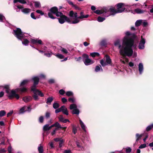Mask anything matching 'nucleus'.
I'll return each instance as SVG.
<instances>
[{"label": "nucleus", "instance_id": "1", "mask_svg": "<svg viewBox=\"0 0 153 153\" xmlns=\"http://www.w3.org/2000/svg\"><path fill=\"white\" fill-rule=\"evenodd\" d=\"M125 36L122 41L121 44L119 41L114 42L115 46H117L119 53L123 56H131L133 54L132 48L134 50L137 49V45L134 44L135 35L129 31L125 33Z\"/></svg>", "mask_w": 153, "mask_h": 153}, {"label": "nucleus", "instance_id": "2", "mask_svg": "<svg viewBox=\"0 0 153 153\" xmlns=\"http://www.w3.org/2000/svg\"><path fill=\"white\" fill-rule=\"evenodd\" d=\"M32 80L33 81V84L31 87V90L33 92L34 94L33 96L34 99L35 100H39L37 94L41 97L44 96V94L41 91L37 90L36 88V85L38 84L39 81V78L38 76H34L33 77Z\"/></svg>", "mask_w": 153, "mask_h": 153}, {"label": "nucleus", "instance_id": "3", "mask_svg": "<svg viewBox=\"0 0 153 153\" xmlns=\"http://www.w3.org/2000/svg\"><path fill=\"white\" fill-rule=\"evenodd\" d=\"M27 89L25 87H21L20 88H17L15 90H12L9 91L7 94L8 97L9 99H12L15 98L18 100L19 98V95L16 93V92H20L21 93L25 92L27 91Z\"/></svg>", "mask_w": 153, "mask_h": 153}, {"label": "nucleus", "instance_id": "4", "mask_svg": "<svg viewBox=\"0 0 153 153\" xmlns=\"http://www.w3.org/2000/svg\"><path fill=\"white\" fill-rule=\"evenodd\" d=\"M12 33L18 39L21 40H22L23 39H26L25 37L29 35L27 33L22 32L21 29L19 28L13 30Z\"/></svg>", "mask_w": 153, "mask_h": 153}, {"label": "nucleus", "instance_id": "5", "mask_svg": "<svg viewBox=\"0 0 153 153\" xmlns=\"http://www.w3.org/2000/svg\"><path fill=\"white\" fill-rule=\"evenodd\" d=\"M50 12L48 13V17L52 19H56L55 17H54L53 14H55L57 17H60V18L64 16L63 14L58 11V8L56 7H52L50 9Z\"/></svg>", "mask_w": 153, "mask_h": 153}, {"label": "nucleus", "instance_id": "6", "mask_svg": "<svg viewBox=\"0 0 153 153\" xmlns=\"http://www.w3.org/2000/svg\"><path fill=\"white\" fill-rule=\"evenodd\" d=\"M82 61L85 65H91L94 62V61L89 58L87 54L84 53L82 55Z\"/></svg>", "mask_w": 153, "mask_h": 153}, {"label": "nucleus", "instance_id": "7", "mask_svg": "<svg viewBox=\"0 0 153 153\" xmlns=\"http://www.w3.org/2000/svg\"><path fill=\"white\" fill-rule=\"evenodd\" d=\"M89 16V15L87 14L85 15L84 12L81 11L80 13V16L77 17V18L73 21V24H77L80 22V19L82 20L84 18H87Z\"/></svg>", "mask_w": 153, "mask_h": 153}, {"label": "nucleus", "instance_id": "8", "mask_svg": "<svg viewBox=\"0 0 153 153\" xmlns=\"http://www.w3.org/2000/svg\"><path fill=\"white\" fill-rule=\"evenodd\" d=\"M107 8L108 9V10H109V11H108L107 13L110 11V12L111 13L108 16H107V17L111 15L114 16L117 13H122L125 10V8H122L121 10H117L113 8H110L109 9H108V7Z\"/></svg>", "mask_w": 153, "mask_h": 153}, {"label": "nucleus", "instance_id": "9", "mask_svg": "<svg viewBox=\"0 0 153 153\" xmlns=\"http://www.w3.org/2000/svg\"><path fill=\"white\" fill-rule=\"evenodd\" d=\"M59 22L61 24L64 23L66 21L69 23L73 24V21H71L70 18L64 15L62 17L58 18Z\"/></svg>", "mask_w": 153, "mask_h": 153}, {"label": "nucleus", "instance_id": "10", "mask_svg": "<svg viewBox=\"0 0 153 153\" xmlns=\"http://www.w3.org/2000/svg\"><path fill=\"white\" fill-rule=\"evenodd\" d=\"M146 43V39L141 36L138 46V48L140 50H143L145 48V45Z\"/></svg>", "mask_w": 153, "mask_h": 153}, {"label": "nucleus", "instance_id": "11", "mask_svg": "<svg viewBox=\"0 0 153 153\" xmlns=\"http://www.w3.org/2000/svg\"><path fill=\"white\" fill-rule=\"evenodd\" d=\"M109 11L108 9L106 7H104L101 10H97L94 11V12L97 14L100 15L103 13H106Z\"/></svg>", "mask_w": 153, "mask_h": 153}, {"label": "nucleus", "instance_id": "12", "mask_svg": "<svg viewBox=\"0 0 153 153\" xmlns=\"http://www.w3.org/2000/svg\"><path fill=\"white\" fill-rule=\"evenodd\" d=\"M69 16L70 17V19H75L77 18V13L76 12H74L73 10H71L70 11Z\"/></svg>", "mask_w": 153, "mask_h": 153}, {"label": "nucleus", "instance_id": "13", "mask_svg": "<svg viewBox=\"0 0 153 153\" xmlns=\"http://www.w3.org/2000/svg\"><path fill=\"white\" fill-rule=\"evenodd\" d=\"M138 69L140 75H141L144 71L143 65L142 63H140L138 65Z\"/></svg>", "mask_w": 153, "mask_h": 153}, {"label": "nucleus", "instance_id": "14", "mask_svg": "<svg viewBox=\"0 0 153 153\" xmlns=\"http://www.w3.org/2000/svg\"><path fill=\"white\" fill-rule=\"evenodd\" d=\"M61 112H62L63 114L66 115H68V112L67 108L65 105H63L61 107Z\"/></svg>", "mask_w": 153, "mask_h": 153}, {"label": "nucleus", "instance_id": "15", "mask_svg": "<svg viewBox=\"0 0 153 153\" xmlns=\"http://www.w3.org/2000/svg\"><path fill=\"white\" fill-rule=\"evenodd\" d=\"M31 43L37 45V44H42V41L41 40L38 39H31Z\"/></svg>", "mask_w": 153, "mask_h": 153}, {"label": "nucleus", "instance_id": "16", "mask_svg": "<svg viewBox=\"0 0 153 153\" xmlns=\"http://www.w3.org/2000/svg\"><path fill=\"white\" fill-rule=\"evenodd\" d=\"M79 121L82 128L85 132H86L87 128L86 126L80 119H79Z\"/></svg>", "mask_w": 153, "mask_h": 153}, {"label": "nucleus", "instance_id": "17", "mask_svg": "<svg viewBox=\"0 0 153 153\" xmlns=\"http://www.w3.org/2000/svg\"><path fill=\"white\" fill-rule=\"evenodd\" d=\"M32 100V97L30 96H26L24 97L22 100L25 102H29Z\"/></svg>", "mask_w": 153, "mask_h": 153}, {"label": "nucleus", "instance_id": "18", "mask_svg": "<svg viewBox=\"0 0 153 153\" xmlns=\"http://www.w3.org/2000/svg\"><path fill=\"white\" fill-rule=\"evenodd\" d=\"M23 8V7L21 5H15L13 6V9L15 10L17 12L20 11V9H22Z\"/></svg>", "mask_w": 153, "mask_h": 153}, {"label": "nucleus", "instance_id": "19", "mask_svg": "<svg viewBox=\"0 0 153 153\" xmlns=\"http://www.w3.org/2000/svg\"><path fill=\"white\" fill-rule=\"evenodd\" d=\"M143 135V134H140L138 133L136 134L135 135L136 138V142L134 144V145H135V144L137 143V142L141 139V138L142 137Z\"/></svg>", "mask_w": 153, "mask_h": 153}, {"label": "nucleus", "instance_id": "20", "mask_svg": "<svg viewBox=\"0 0 153 153\" xmlns=\"http://www.w3.org/2000/svg\"><path fill=\"white\" fill-rule=\"evenodd\" d=\"M59 51L64 54L66 55H69V53L68 52V50L64 48L61 47L59 49Z\"/></svg>", "mask_w": 153, "mask_h": 153}, {"label": "nucleus", "instance_id": "21", "mask_svg": "<svg viewBox=\"0 0 153 153\" xmlns=\"http://www.w3.org/2000/svg\"><path fill=\"white\" fill-rule=\"evenodd\" d=\"M124 6H126V5H124V4L122 3H119L116 5V7L117 8V10H121L122 8H125H125L123 7Z\"/></svg>", "mask_w": 153, "mask_h": 153}, {"label": "nucleus", "instance_id": "22", "mask_svg": "<svg viewBox=\"0 0 153 153\" xmlns=\"http://www.w3.org/2000/svg\"><path fill=\"white\" fill-rule=\"evenodd\" d=\"M106 58V62L108 64L111 65V60L110 57L108 55H106L105 56Z\"/></svg>", "mask_w": 153, "mask_h": 153}, {"label": "nucleus", "instance_id": "23", "mask_svg": "<svg viewBox=\"0 0 153 153\" xmlns=\"http://www.w3.org/2000/svg\"><path fill=\"white\" fill-rule=\"evenodd\" d=\"M103 71L101 66L99 65L96 66L95 69V71L96 72H99L100 71Z\"/></svg>", "mask_w": 153, "mask_h": 153}, {"label": "nucleus", "instance_id": "24", "mask_svg": "<svg viewBox=\"0 0 153 153\" xmlns=\"http://www.w3.org/2000/svg\"><path fill=\"white\" fill-rule=\"evenodd\" d=\"M134 11L137 14H142L145 12L144 10H141L139 8H137L135 9L134 10Z\"/></svg>", "mask_w": 153, "mask_h": 153}, {"label": "nucleus", "instance_id": "25", "mask_svg": "<svg viewBox=\"0 0 153 153\" xmlns=\"http://www.w3.org/2000/svg\"><path fill=\"white\" fill-rule=\"evenodd\" d=\"M76 144L77 147L80 149L82 150H84V148L82 146V144L79 142L78 141H77L76 142Z\"/></svg>", "mask_w": 153, "mask_h": 153}, {"label": "nucleus", "instance_id": "26", "mask_svg": "<svg viewBox=\"0 0 153 153\" xmlns=\"http://www.w3.org/2000/svg\"><path fill=\"white\" fill-rule=\"evenodd\" d=\"M27 108V106H25L21 108H20L19 111L18 113L19 114H23L25 112L27 111L26 110H25V109Z\"/></svg>", "mask_w": 153, "mask_h": 153}, {"label": "nucleus", "instance_id": "27", "mask_svg": "<svg viewBox=\"0 0 153 153\" xmlns=\"http://www.w3.org/2000/svg\"><path fill=\"white\" fill-rule=\"evenodd\" d=\"M30 9L29 8H25L22 9V12L25 14H27L29 13L30 11Z\"/></svg>", "mask_w": 153, "mask_h": 153}, {"label": "nucleus", "instance_id": "28", "mask_svg": "<svg viewBox=\"0 0 153 153\" xmlns=\"http://www.w3.org/2000/svg\"><path fill=\"white\" fill-rule=\"evenodd\" d=\"M143 22L142 20H138L135 23V25L136 27H138L142 25Z\"/></svg>", "mask_w": 153, "mask_h": 153}, {"label": "nucleus", "instance_id": "29", "mask_svg": "<svg viewBox=\"0 0 153 153\" xmlns=\"http://www.w3.org/2000/svg\"><path fill=\"white\" fill-rule=\"evenodd\" d=\"M53 100V98L52 97H48L47 99L46 103L48 105H50Z\"/></svg>", "mask_w": 153, "mask_h": 153}, {"label": "nucleus", "instance_id": "30", "mask_svg": "<svg viewBox=\"0 0 153 153\" xmlns=\"http://www.w3.org/2000/svg\"><path fill=\"white\" fill-rule=\"evenodd\" d=\"M38 151L39 153H42L43 152V146L40 144L38 147Z\"/></svg>", "mask_w": 153, "mask_h": 153}, {"label": "nucleus", "instance_id": "31", "mask_svg": "<svg viewBox=\"0 0 153 153\" xmlns=\"http://www.w3.org/2000/svg\"><path fill=\"white\" fill-rule=\"evenodd\" d=\"M72 113L73 114L79 115V111L78 109L76 108L73 110Z\"/></svg>", "mask_w": 153, "mask_h": 153}, {"label": "nucleus", "instance_id": "32", "mask_svg": "<svg viewBox=\"0 0 153 153\" xmlns=\"http://www.w3.org/2000/svg\"><path fill=\"white\" fill-rule=\"evenodd\" d=\"M106 44V40L105 39H103L100 42V45L102 46H105Z\"/></svg>", "mask_w": 153, "mask_h": 153}, {"label": "nucleus", "instance_id": "33", "mask_svg": "<svg viewBox=\"0 0 153 153\" xmlns=\"http://www.w3.org/2000/svg\"><path fill=\"white\" fill-rule=\"evenodd\" d=\"M29 80L28 79L24 80L20 83V86H23L25 85L26 84H27Z\"/></svg>", "mask_w": 153, "mask_h": 153}, {"label": "nucleus", "instance_id": "34", "mask_svg": "<svg viewBox=\"0 0 153 153\" xmlns=\"http://www.w3.org/2000/svg\"><path fill=\"white\" fill-rule=\"evenodd\" d=\"M43 130L44 131H48L50 130L49 125L48 124H46L43 127Z\"/></svg>", "mask_w": 153, "mask_h": 153}, {"label": "nucleus", "instance_id": "35", "mask_svg": "<svg viewBox=\"0 0 153 153\" xmlns=\"http://www.w3.org/2000/svg\"><path fill=\"white\" fill-rule=\"evenodd\" d=\"M22 39L24 40V41H22V44L25 46H27L29 43V41L27 39Z\"/></svg>", "mask_w": 153, "mask_h": 153}, {"label": "nucleus", "instance_id": "36", "mask_svg": "<svg viewBox=\"0 0 153 153\" xmlns=\"http://www.w3.org/2000/svg\"><path fill=\"white\" fill-rule=\"evenodd\" d=\"M100 54L97 52H93L90 53V56L93 57H94L96 56H99Z\"/></svg>", "mask_w": 153, "mask_h": 153}, {"label": "nucleus", "instance_id": "37", "mask_svg": "<svg viewBox=\"0 0 153 153\" xmlns=\"http://www.w3.org/2000/svg\"><path fill=\"white\" fill-rule=\"evenodd\" d=\"M124 58L125 60H123L122 59H120V61L122 63L125 64L126 62H128L129 59L128 58L126 57H124Z\"/></svg>", "mask_w": 153, "mask_h": 153}, {"label": "nucleus", "instance_id": "38", "mask_svg": "<svg viewBox=\"0 0 153 153\" xmlns=\"http://www.w3.org/2000/svg\"><path fill=\"white\" fill-rule=\"evenodd\" d=\"M100 63L102 67H105L108 65L106 62H105L103 59L100 60Z\"/></svg>", "mask_w": 153, "mask_h": 153}, {"label": "nucleus", "instance_id": "39", "mask_svg": "<svg viewBox=\"0 0 153 153\" xmlns=\"http://www.w3.org/2000/svg\"><path fill=\"white\" fill-rule=\"evenodd\" d=\"M77 108V106L75 104H71L70 105V109L71 110L75 109Z\"/></svg>", "mask_w": 153, "mask_h": 153}, {"label": "nucleus", "instance_id": "40", "mask_svg": "<svg viewBox=\"0 0 153 153\" xmlns=\"http://www.w3.org/2000/svg\"><path fill=\"white\" fill-rule=\"evenodd\" d=\"M54 125L55 127H57L56 128H57V130L59 128H62V127L61 126V125L58 122H56L54 124Z\"/></svg>", "mask_w": 153, "mask_h": 153}, {"label": "nucleus", "instance_id": "41", "mask_svg": "<svg viewBox=\"0 0 153 153\" xmlns=\"http://www.w3.org/2000/svg\"><path fill=\"white\" fill-rule=\"evenodd\" d=\"M59 106V105L58 103L54 102L53 104V107L54 109H56Z\"/></svg>", "mask_w": 153, "mask_h": 153}, {"label": "nucleus", "instance_id": "42", "mask_svg": "<svg viewBox=\"0 0 153 153\" xmlns=\"http://www.w3.org/2000/svg\"><path fill=\"white\" fill-rule=\"evenodd\" d=\"M105 20V18L103 17L99 16L98 17L97 20L99 22H102Z\"/></svg>", "mask_w": 153, "mask_h": 153}, {"label": "nucleus", "instance_id": "43", "mask_svg": "<svg viewBox=\"0 0 153 153\" xmlns=\"http://www.w3.org/2000/svg\"><path fill=\"white\" fill-rule=\"evenodd\" d=\"M4 88L6 89V91L7 93H8L10 91L9 85H6L4 86Z\"/></svg>", "mask_w": 153, "mask_h": 153}, {"label": "nucleus", "instance_id": "44", "mask_svg": "<svg viewBox=\"0 0 153 153\" xmlns=\"http://www.w3.org/2000/svg\"><path fill=\"white\" fill-rule=\"evenodd\" d=\"M55 55L60 59H63L64 57V56L63 55L59 53L55 54Z\"/></svg>", "mask_w": 153, "mask_h": 153}, {"label": "nucleus", "instance_id": "45", "mask_svg": "<svg viewBox=\"0 0 153 153\" xmlns=\"http://www.w3.org/2000/svg\"><path fill=\"white\" fill-rule=\"evenodd\" d=\"M6 114V111L4 110H1L0 111V117H3Z\"/></svg>", "mask_w": 153, "mask_h": 153}, {"label": "nucleus", "instance_id": "46", "mask_svg": "<svg viewBox=\"0 0 153 153\" xmlns=\"http://www.w3.org/2000/svg\"><path fill=\"white\" fill-rule=\"evenodd\" d=\"M35 6L36 8H39L41 7L40 3L39 2L36 1L35 2Z\"/></svg>", "mask_w": 153, "mask_h": 153}, {"label": "nucleus", "instance_id": "47", "mask_svg": "<svg viewBox=\"0 0 153 153\" xmlns=\"http://www.w3.org/2000/svg\"><path fill=\"white\" fill-rule=\"evenodd\" d=\"M66 94L69 97L73 96V93L71 91H68L66 92Z\"/></svg>", "mask_w": 153, "mask_h": 153}, {"label": "nucleus", "instance_id": "48", "mask_svg": "<svg viewBox=\"0 0 153 153\" xmlns=\"http://www.w3.org/2000/svg\"><path fill=\"white\" fill-rule=\"evenodd\" d=\"M4 20H5L4 16L1 14H0V22H3Z\"/></svg>", "mask_w": 153, "mask_h": 153}, {"label": "nucleus", "instance_id": "49", "mask_svg": "<svg viewBox=\"0 0 153 153\" xmlns=\"http://www.w3.org/2000/svg\"><path fill=\"white\" fill-rule=\"evenodd\" d=\"M64 140L63 139H61V140L60 141L59 143V147L60 148H61L62 146L63 143H64Z\"/></svg>", "mask_w": 153, "mask_h": 153}, {"label": "nucleus", "instance_id": "50", "mask_svg": "<svg viewBox=\"0 0 153 153\" xmlns=\"http://www.w3.org/2000/svg\"><path fill=\"white\" fill-rule=\"evenodd\" d=\"M58 119L59 120V121L61 122H62V121L64 120V119L63 117V116L62 115H60L58 117Z\"/></svg>", "mask_w": 153, "mask_h": 153}, {"label": "nucleus", "instance_id": "51", "mask_svg": "<svg viewBox=\"0 0 153 153\" xmlns=\"http://www.w3.org/2000/svg\"><path fill=\"white\" fill-rule=\"evenodd\" d=\"M52 54L53 53L51 52L50 53H44V55L48 57H50Z\"/></svg>", "mask_w": 153, "mask_h": 153}, {"label": "nucleus", "instance_id": "52", "mask_svg": "<svg viewBox=\"0 0 153 153\" xmlns=\"http://www.w3.org/2000/svg\"><path fill=\"white\" fill-rule=\"evenodd\" d=\"M30 16H31V17L33 19H36L37 18L38 19L39 18V17H35V15H34V13H31Z\"/></svg>", "mask_w": 153, "mask_h": 153}, {"label": "nucleus", "instance_id": "53", "mask_svg": "<svg viewBox=\"0 0 153 153\" xmlns=\"http://www.w3.org/2000/svg\"><path fill=\"white\" fill-rule=\"evenodd\" d=\"M131 151V149L129 147H127L126 149V152L127 153H130Z\"/></svg>", "mask_w": 153, "mask_h": 153}, {"label": "nucleus", "instance_id": "54", "mask_svg": "<svg viewBox=\"0 0 153 153\" xmlns=\"http://www.w3.org/2000/svg\"><path fill=\"white\" fill-rule=\"evenodd\" d=\"M148 24V22L146 21L143 20L142 25L143 27H146L147 25Z\"/></svg>", "mask_w": 153, "mask_h": 153}, {"label": "nucleus", "instance_id": "55", "mask_svg": "<svg viewBox=\"0 0 153 153\" xmlns=\"http://www.w3.org/2000/svg\"><path fill=\"white\" fill-rule=\"evenodd\" d=\"M68 100L69 102H71L73 103H74L75 102V99L73 98H69L68 99Z\"/></svg>", "mask_w": 153, "mask_h": 153}, {"label": "nucleus", "instance_id": "56", "mask_svg": "<svg viewBox=\"0 0 153 153\" xmlns=\"http://www.w3.org/2000/svg\"><path fill=\"white\" fill-rule=\"evenodd\" d=\"M65 93V91L63 89H60L59 91V94L61 95H63Z\"/></svg>", "mask_w": 153, "mask_h": 153}, {"label": "nucleus", "instance_id": "57", "mask_svg": "<svg viewBox=\"0 0 153 153\" xmlns=\"http://www.w3.org/2000/svg\"><path fill=\"white\" fill-rule=\"evenodd\" d=\"M146 146V144L145 143L141 144L139 147V149H143L145 148Z\"/></svg>", "mask_w": 153, "mask_h": 153}, {"label": "nucleus", "instance_id": "58", "mask_svg": "<svg viewBox=\"0 0 153 153\" xmlns=\"http://www.w3.org/2000/svg\"><path fill=\"white\" fill-rule=\"evenodd\" d=\"M152 128L151 125H150L148 126L146 128V131H149Z\"/></svg>", "mask_w": 153, "mask_h": 153}, {"label": "nucleus", "instance_id": "59", "mask_svg": "<svg viewBox=\"0 0 153 153\" xmlns=\"http://www.w3.org/2000/svg\"><path fill=\"white\" fill-rule=\"evenodd\" d=\"M44 118L42 116H40L39 119V122L40 123H42L43 121Z\"/></svg>", "mask_w": 153, "mask_h": 153}, {"label": "nucleus", "instance_id": "60", "mask_svg": "<svg viewBox=\"0 0 153 153\" xmlns=\"http://www.w3.org/2000/svg\"><path fill=\"white\" fill-rule=\"evenodd\" d=\"M57 128H55L54 129L52 132H51V135L52 136L53 135L56 134V131H57Z\"/></svg>", "mask_w": 153, "mask_h": 153}, {"label": "nucleus", "instance_id": "61", "mask_svg": "<svg viewBox=\"0 0 153 153\" xmlns=\"http://www.w3.org/2000/svg\"><path fill=\"white\" fill-rule=\"evenodd\" d=\"M12 147L10 146H9L8 148V151L9 152V153H12Z\"/></svg>", "mask_w": 153, "mask_h": 153}, {"label": "nucleus", "instance_id": "62", "mask_svg": "<svg viewBox=\"0 0 153 153\" xmlns=\"http://www.w3.org/2000/svg\"><path fill=\"white\" fill-rule=\"evenodd\" d=\"M61 107L58 108H57L55 111V112L57 114L60 112L61 111Z\"/></svg>", "mask_w": 153, "mask_h": 153}, {"label": "nucleus", "instance_id": "63", "mask_svg": "<svg viewBox=\"0 0 153 153\" xmlns=\"http://www.w3.org/2000/svg\"><path fill=\"white\" fill-rule=\"evenodd\" d=\"M6 152L5 149L1 148L0 149V153H4Z\"/></svg>", "mask_w": 153, "mask_h": 153}, {"label": "nucleus", "instance_id": "64", "mask_svg": "<svg viewBox=\"0 0 153 153\" xmlns=\"http://www.w3.org/2000/svg\"><path fill=\"white\" fill-rule=\"evenodd\" d=\"M63 153H71V152L70 150H64Z\"/></svg>", "mask_w": 153, "mask_h": 153}]
</instances>
